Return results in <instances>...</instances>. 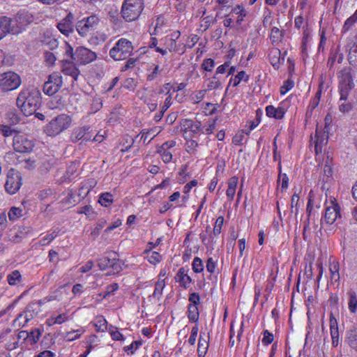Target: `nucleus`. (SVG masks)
<instances>
[{
    "label": "nucleus",
    "instance_id": "58836bf2",
    "mask_svg": "<svg viewBox=\"0 0 357 357\" xmlns=\"http://www.w3.org/2000/svg\"><path fill=\"white\" fill-rule=\"evenodd\" d=\"M249 79V75H248L245 71L242 70L239 72L234 78V84L233 86H237L242 80H243L245 82H248ZM232 79H231L230 82H231Z\"/></svg>",
    "mask_w": 357,
    "mask_h": 357
},
{
    "label": "nucleus",
    "instance_id": "338daca9",
    "mask_svg": "<svg viewBox=\"0 0 357 357\" xmlns=\"http://www.w3.org/2000/svg\"><path fill=\"white\" fill-rule=\"evenodd\" d=\"M7 118L10 123L13 125L17 123L20 121V117L16 114L15 112H9L7 114Z\"/></svg>",
    "mask_w": 357,
    "mask_h": 357
},
{
    "label": "nucleus",
    "instance_id": "f8f14e48",
    "mask_svg": "<svg viewBox=\"0 0 357 357\" xmlns=\"http://www.w3.org/2000/svg\"><path fill=\"white\" fill-rule=\"evenodd\" d=\"M74 15L68 13V15L57 24L59 30L65 36H68L73 33Z\"/></svg>",
    "mask_w": 357,
    "mask_h": 357
},
{
    "label": "nucleus",
    "instance_id": "dca6fc26",
    "mask_svg": "<svg viewBox=\"0 0 357 357\" xmlns=\"http://www.w3.org/2000/svg\"><path fill=\"white\" fill-rule=\"evenodd\" d=\"M89 130V127H81L75 129L71 135L72 142H77L81 139L83 141L91 140L92 135Z\"/></svg>",
    "mask_w": 357,
    "mask_h": 357
},
{
    "label": "nucleus",
    "instance_id": "bf43d9fd",
    "mask_svg": "<svg viewBox=\"0 0 357 357\" xmlns=\"http://www.w3.org/2000/svg\"><path fill=\"white\" fill-rule=\"evenodd\" d=\"M319 103V101L317 100V99L312 98L310 100V105L307 107V112H306V116L310 117L312 114L313 110L318 106Z\"/></svg>",
    "mask_w": 357,
    "mask_h": 357
},
{
    "label": "nucleus",
    "instance_id": "4c0bfd02",
    "mask_svg": "<svg viewBox=\"0 0 357 357\" xmlns=\"http://www.w3.org/2000/svg\"><path fill=\"white\" fill-rule=\"evenodd\" d=\"M331 163V161L329 159V157L327 156L326 163H325V165L324 167V180L326 178V179L327 181L333 175V168H332Z\"/></svg>",
    "mask_w": 357,
    "mask_h": 357
},
{
    "label": "nucleus",
    "instance_id": "a19ab883",
    "mask_svg": "<svg viewBox=\"0 0 357 357\" xmlns=\"http://www.w3.org/2000/svg\"><path fill=\"white\" fill-rule=\"evenodd\" d=\"M192 270L195 273H199L204 270V265L199 257H195L192 261Z\"/></svg>",
    "mask_w": 357,
    "mask_h": 357
},
{
    "label": "nucleus",
    "instance_id": "052dcab7",
    "mask_svg": "<svg viewBox=\"0 0 357 357\" xmlns=\"http://www.w3.org/2000/svg\"><path fill=\"white\" fill-rule=\"evenodd\" d=\"M109 333L114 340H123L124 337L123 335L118 331L116 328H113L109 329Z\"/></svg>",
    "mask_w": 357,
    "mask_h": 357
},
{
    "label": "nucleus",
    "instance_id": "69168bd1",
    "mask_svg": "<svg viewBox=\"0 0 357 357\" xmlns=\"http://www.w3.org/2000/svg\"><path fill=\"white\" fill-rule=\"evenodd\" d=\"M190 305H198L200 303V297L197 293L193 292L189 296Z\"/></svg>",
    "mask_w": 357,
    "mask_h": 357
},
{
    "label": "nucleus",
    "instance_id": "9b49d317",
    "mask_svg": "<svg viewBox=\"0 0 357 357\" xmlns=\"http://www.w3.org/2000/svg\"><path fill=\"white\" fill-rule=\"evenodd\" d=\"M332 205L327 206L325 211L324 220H321V225L324 223L328 225H332L335 222L337 218L340 215V208L337 204H335L332 202Z\"/></svg>",
    "mask_w": 357,
    "mask_h": 357
},
{
    "label": "nucleus",
    "instance_id": "0e129e2a",
    "mask_svg": "<svg viewBox=\"0 0 357 357\" xmlns=\"http://www.w3.org/2000/svg\"><path fill=\"white\" fill-rule=\"evenodd\" d=\"M65 55L71 58L72 61H76L75 54H73V47L67 43L64 44Z\"/></svg>",
    "mask_w": 357,
    "mask_h": 357
},
{
    "label": "nucleus",
    "instance_id": "c9c22d12",
    "mask_svg": "<svg viewBox=\"0 0 357 357\" xmlns=\"http://www.w3.org/2000/svg\"><path fill=\"white\" fill-rule=\"evenodd\" d=\"M20 133V132H17ZM13 149L15 152L21 154L22 153V136L20 134L16 135L13 138Z\"/></svg>",
    "mask_w": 357,
    "mask_h": 357
},
{
    "label": "nucleus",
    "instance_id": "1a4fd4ad",
    "mask_svg": "<svg viewBox=\"0 0 357 357\" xmlns=\"http://www.w3.org/2000/svg\"><path fill=\"white\" fill-rule=\"evenodd\" d=\"M21 176L19 172H15L13 169L8 171L7 180L5 184L6 191L10 194H15L20 188Z\"/></svg>",
    "mask_w": 357,
    "mask_h": 357
},
{
    "label": "nucleus",
    "instance_id": "5701e85b",
    "mask_svg": "<svg viewBox=\"0 0 357 357\" xmlns=\"http://www.w3.org/2000/svg\"><path fill=\"white\" fill-rule=\"evenodd\" d=\"M268 56L270 62L275 68H279L281 59L284 61V58L280 57V50L278 48L271 49Z\"/></svg>",
    "mask_w": 357,
    "mask_h": 357
},
{
    "label": "nucleus",
    "instance_id": "4468645a",
    "mask_svg": "<svg viewBox=\"0 0 357 357\" xmlns=\"http://www.w3.org/2000/svg\"><path fill=\"white\" fill-rule=\"evenodd\" d=\"M15 22V20H11L5 16L0 17V40L2 39L7 33H17V31L14 29Z\"/></svg>",
    "mask_w": 357,
    "mask_h": 357
},
{
    "label": "nucleus",
    "instance_id": "7ed1b4c3",
    "mask_svg": "<svg viewBox=\"0 0 357 357\" xmlns=\"http://www.w3.org/2000/svg\"><path fill=\"white\" fill-rule=\"evenodd\" d=\"M71 123V118L65 114L58 115L52 119L44 128V132L51 137H55L68 128Z\"/></svg>",
    "mask_w": 357,
    "mask_h": 357
},
{
    "label": "nucleus",
    "instance_id": "603ef678",
    "mask_svg": "<svg viewBox=\"0 0 357 357\" xmlns=\"http://www.w3.org/2000/svg\"><path fill=\"white\" fill-rule=\"evenodd\" d=\"M94 326L96 328L97 331H105L107 329V321L100 317L96 323L94 324Z\"/></svg>",
    "mask_w": 357,
    "mask_h": 357
},
{
    "label": "nucleus",
    "instance_id": "2f4dec72",
    "mask_svg": "<svg viewBox=\"0 0 357 357\" xmlns=\"http://www.w3.org/2000/svg\"><path fill=\"white\" fill-rule=\"evenodd\" d=\"M165 286V282L164 280H158L155 283V289L153 294L151 296L153 298H156L159 300L162 294V290Z\"/></svg>",
    "mask_w": 357,
    "mask_h": 357
},
{
    "label": "nucleus",
    "instance_id": "2eb2a0df",
    "mask_svg": "<svg viewBox=\"0 0 357 357\" xmlns=\"http://www.w3.org/2000/svg\"><path fill=\"white\" fill-rule=\"evenodd\" d=\"M61 70L65 75H70L73 77L75 80H77L78 75H79V70L74 64L73 61L68 59H63L61 61Z\"/></svg>",
    "mask_w": 357,
    "mask_h": 357
},
{
    "label": "nucleus",
    "instance_id": "473e14b6",
    "mask_svg": "<svg viewBox=\"0 0 357 357\" xmlns=\"http://www.w3.org/2000/svg\"><path fill=\"white\" fill-rule=\"evenodd\" d=\"M349 309L351 313H355L357 311V296L355 291H351L349 292Z\"/></svg>",
    "mask_w": 357,
    "mask_h": 357
},
{
    "label": "nucleus",
    "instance_id": "c85d7f7f",
    "mask_svg": "<svg viewBox=\"0 0 357 357\" xmlns=\"http://www.w3.org/2000/svg\"><path fill=\"white\" fill-rule=\"evenodd\" d=\"M185 126H187V128L190 129V130H185L184 135H185L190 132L197 133L200 130L201 123L199 121L194 122L192 120H186ZM190 135V133H189Z\"/></svg>",
    "mask_w": 357,
    "mask_h": 357
},
{
    "label": "nucleus",
    "instance_id": "6e6552de",
    "mask_svg": "<svg viewBox=\"0 0 357 357\" xmlns=\"http://www.w3.org/2000/svg\"><path fill=\"white\" fill-rule=\"evenodd\" d=\"M0 86L4 91L16 89L21 83L20 77L13 72H6L1 75Z\"/></svg>",
    "mask_w": 357,
    "mask_h": 357
},
{
    "label": "nucleus",
    "instance_id": "9d476101",
    "mask_svg": "<svg viewBox=\"0 0 357 357\" xmlns=\"http://www.w3.org/2000/svg\"><path fill=\"white\" fill-rule=\"evenodd\" d=\"M76 61L81 64H87L96 59V54L84 47H79L75 51Z\"/></svg>",
    "mask_w": 357,
    "mask_h": 357
},
{
    "label": "nucleus",
    "instance_id": "f03ea898",
    "mask_svg": "<svg viewBox=\"0 0 357 357\" xmlns=\"http://www.w3.org/2000/svg\"><path fill=\"white\" fill-rule=\"evenodd\" d=\"M144 8L143 0H124L121 9L123 19L128 22L139 18Z\"/></svg>",
    "mask_w": 357,
    "mask_h": 357
},
{
    "label": "nucleus",
    "instance_id": "cd10ccee",
    "mask_svg": "<svg viewBox=\"0 0 357 357\" xmlns=\"http://www.w3.org/2000/svg\"><path fill=\"white\" fill-rule=\"evenodd\" d=\"M357 22V8L355 13L349 17L344 22L342 31L343 33H347L349 31L351 27L354 25V24Z\"/></svg>",
    "mask_w": 357,
    "mask_h": 357
},
{
    "label": "nucleus",
    "instance_id": "a878e982",
    "mask_svg": "<svg viewBox=\"0 0 357 357\" xmlns=\"http://www.w3.org/2000/svg\"><path fill=\"white\" fill-rule=\"evenodd\" d=\"M209 82L207 85V90L212 91L221 87L222 86V77L221 76L213 75L208 79Z\"/></svg>",
    "mask_w": 357,
    "mask_h": 357
},
{
    "label": "nucleus",
    "instance_id": "0eeeda50",
    "mask_svg": "<svg viewBox=\"0 0 357 357\" xmlns=\"http://www.w3.org/2000/svg\"><path fill=\"white\" fill-rule=\"evenodd\" d=\"M63 79L59 73H53L48 76L47 80L43 85V91L48 96L55 94L62 86Z\"/></svg>",
    "mask_w": 357,
    "mask_h": 357
},
{
    "label": "nucleus",
    "instance_id": "774afa93",
    "mask_svg": "<svg viewBox=\"0 0 357 357\" xmlns=\"http://www.w3.org/2000/svg\"><path fill=\"white\" fill-rule=\"evenodd\" d=\"M0 130H1L5 137L10 136L13 132H17L15 130L11 129L9 126L4 125H0Z\"/></svg>",
    "mask_w": 357,
    "mask_h": 357
},
{
    "label": "nucleus",
    "instance_id": "09e8293b",
    "mask_svg": "<svg viewBox=\"0 0 357 357\" xmlns=\"http://www.w3.org/2000/svg\"><path fill=\"white\" fill-rule=\"evenodd\" d=\"M165 40L166 48L168 49L169 52L177 51L176 43L174 38H169L168 37H166Z\"/></svg>",
    "mask_w": 357,
    "mask_h": 357
},
{
    "label": "nucleus",
    "instance_id": "f704fd0d",
    "mask_svg": "<svg viewBox=\"0 0 357 357\" xmlns=\"http://www.w3.org/2000/svg\"><path fill=\"white\" fill-rule=\"evenodd\" d=\"M282 37H283L282 31L281 30H280L278 28L273 27L271 29L270 38H271V42L273 44L278 43L280 41H281Z\"/></svg>",
    "mask_w": 357,
    "mask_h": 357
},
{
    "label": "nucleus",
    "instance_id": "8fccbe9b",
    "mask_svg": "<svg viewBox=\"0 0 357 357\" xmlns=\"http://www.w3.org/2000/svg\"><path fill=\"white\" fill-rule=\"evenodd\" d=\"M215 66V61L212 59H206L202 63V68L206 71H212Z\"/></svg>",
    "mask_w": 357,
    "mask_h": 357
},
{
    "label": "nucleus",
    "instance_id": "79ce46f5",
    "mask_svg": "<svg viewBox=\"0 0 357 357\" xmlns=\"http://www.w3.org/2000/svg\"><path fill=\"white\" fill-rule=\"evenodd\" d=\"M280 182L282 190H286L288 188L289 178L286 174L281 173V169H280L278 179V183H280Z\"/></svg>",
    "mask_w": 357,
    "mask_h": 357
},
{
    "label": "nucleus",
    "instance_id": "6ab92c4d",
    "mask_svg": "<svg viewBox=\"0 0 357 357\" xmlns=\"http://www.w3.org/2000/svg\"><path fill=\"white\" fill-rule=\"evenodd\" d=\"M188 270L184 267L179 268L174 279L176 282H178L180 285L184 288H188L189 284L192 282L191 278L187 273Z\"/></svg>",
    "mask_w": 357,
    "mask_h": 357
},
{
    "label": "nucleus",
    "instance_id": "4d7b16f0",
    "mask_svg": "<svg viewBox=\"0 0 357 357\" xmlns=\"http://www.w3.org/2000/svg\"><path fill=\"white\" fill-rule=\"evenodd\" d=\"M162 259L161 255L157 252H152L148 256V260L151 264H155L160 261Z\"/></svg>",
    "mask_w": 357,
    "mask_h": 357
},
{
    "label": "nucleus",
    "instance_id": "49530a36",
    "mask_svg": "<svg viewBox=\"0 0 357 357\" xmlns=\"http://www.w3.org/2000/svg\"><path fill=\"white\" fill-rule=\"evenodd\" d=\"M38 305L35 303L29 305L26 307V310L25 312H26V320H25L26 322L29 321L30 320V319L33 317L32 314H30V317H29V316L28 315V312H31V311H32L34 313V314H37L38 312Z\"/></svg>",
    "mask_w": 357,
    "mask_h": 357
},
{
    "label": "nucleus",
    "instance_id": "f257e3e1",
    "mask_svg": "<svg viewBox=\"0 0 357 357\" xmlns=\"http://www.w3.org/2000/svg\"><path fill=\"white\" fill-rule=\"evenodd\" d=\"M338 89L340 94V101H347L349 96L353 94V89L355 87L352 76V69L350 67H345L337 73Z\"/></svg>",
    "mask_w": 357,
    "mask_h": 357
},
{
    "label": "nucleus",
    "instance_id": "6e6d98bb",
    "mask_svg": "<svg viewBox=\"0 0 357 357\" xmlns=\"http://www.w3.org/2000/svg\"><path fill=\"white\" fill-rule=\"evenodd\" d=\"M208 342L205 340H204V342H202V335L201 334L198 343V353H199L200 354H205L208 349Z\"/></svg>",
    "mask_w": 357,
    "mask_h": 357
},
{
    "label": "nucleus",
    "instance_id": "c756f323",
    "mask_svg": "<svg viewBox=\"0 0 357 357\" xmlns=\"http://www.w3.org/2000/svg\"><path fill=\"white\" fill-rule=\"evenodd\" d=\"M98 202L102 206L107 207L113 203V195L109 192L102 193L99 197Z\"/></svg>",
    "mask_w": 357,
    "mask_h": 357
},
{
    "label": "nucleus",
    "instance_id": "13d9d810",
    "mask_svg": "<svg viewBox=\"0 0 357 357\" xmlns=\"http://www.w3.org/2000/svg\"><path fill=\"white\" fill-rule=\"evenodd\" d=\"M294 84L292 80L287 79L280 88V93L285 94L288 91L293 88Z\"/></svg>",
    "mask_w": 357,
    "mask_h": 357
},
{
    "label": "nucleus",
    "instance_id": "412c9836",
    "mask_svg": "<svg viewBox=\"0 0 357 357\" xmlns=\"http://www.w3.org/2000/svg\"><path fill=\"white\" fill-rule=\"evenodd\" d=\"M116 252H110L109 256L102 257L98 260V266L100 270L105 271L112 266L113 261L116 260Z\"/></svg>",
    "mask_w": 357,
    "mask_h": 357
},
{
    "label": "nucleus",
    "instance_id": "37998d69",
    "mask_svg": "<svg viewBox=\"0 0 357 357\" xmlns=\"http://www.w3.org/2000/svg\"><path fill=\"white\" fill-rule=\"evenodd\" d=\"M157 152L160 153L164 162L167 163L172 160V154L171 152L168 151V150H162V149L159 148Z\"/></svg>",
    "mask_w": 357,
    "mask_h": 357
},
{
    "label": "nucleus",
    "instance_id": "72a5a7b5",
    "mask_svg": "<svg viewBox=\"0 0 357 357\" xmlns=\"http://www.w3.org/2000/svg\"><path fill=\"white\" fill-rule=\"evenodd\" d=\"M348 60L351 65H357V43H354L350 47Z\"/></svg>",
    "mask_w": 357,
    "mask_h": 357
},
{
    "label": "nucleus",
    "instance_id": "c03bdc74",
    "mask_svg": "<svg viewBox=\"0 0 357 357\" xmlns=\"http://www.w3.org/2000/svg\"><path fill=\"white\" fill-rule=\"evenodd\" d=\"M347 102H342L340 105V110L342 112H349L354 107L353 100L351 96H349V99L347 100Z\"/></svg>",
    "mask_w": 357,
    "mask_h": 357
},
{
    "label": "nucleus",
    "instance_id": "864d4df0",
    "mask_svg": "<svg viewBox=\"0 0 357 357\" xmlns=\"http://www.w3.org/2000/svg\"><path fill=\"white\" fill-rule=\"evenodd\" d=\"M298 201H299V196L296 193L294 194L291 197V212L292 213H294L295 215L298 214L297 206L298 204Z\"/></svg>",
    "mask_w": 357,
    "mask_h": 357
},
{
    "label": "nucleus",
    "instance_id": "680f3d73",
    "mask_svg": "<svg viewBox=\"0 0 357 357\" xmlns=\"http://www.w3.org/2000/svg\"><path fill=\"white\" fill-rule=\"evenodd\" d=\"M141 345H142V341H134L129 346L125 347L124 351L127 353L133 354L134 351L136 350Z\"/></svg>",
    "mask_w": 357,
    "mask_h": 357
},
{
    "label": "nucleus",
    "instance_id": "7c9ffc66",
    "mask_svg": "<svg viewBox=\"0 0 357 357\" xmlns=\"http://www.w3.org/2000/svg\"><path fill=\"white\" fill-rule=\"evenodd\" d=\"M22 215V211L19 207L13 206L10 208L8 217L10 221L15 222Z\"/></svg>",
    "mask_w": 357,
    "mask_h": 357
},
{
    "label": "nucleus",
    "instance_id": "39448f33",
    "mask_svg": "<svg viewBox=\"0 0 357 357\" xmlns=\"http://www.w3.org/2000/svg\"><path fill=\"white\" fill-rule=\"evenodd\" d=\"M132 50V43L126 38H121L110 50L109 55L115 61H121L128 58Z\"/></svg>",
    "mask_w": 357,
    "mask_h": 357
},
{
    "label": "nucleus",
    "instance_id": "423d86ee",
    "mask_svg": "<svg viewBox=\"0 0 357 357\" xmlns=\"http://www.w3.org/2000/svg\"><path fill=\"white\" fill-rule=\"evenodd\" d=\"M40 105V93L37 89H32L28 91L24 100V116L33 115Z\"/></svg>",
    "mask_w": 357,
    "mask_h": 357
},
{
    "label": "nucleus",
    "instance_id": "393cba45",
    "mask_svg": "<svg viewBox=\"0 0 357 357\" xmlns=\"http://www.w3.org/2000/svg\"><path fill=\"white\" fill-rule=\"evenodd\" d=\"M343 54L339 53L337 51H335V52L331 53L328 58L327 65L330 69H331L335 62H337V63H341L343 61Z\"/></svg>",
    "mask_w": 357,
    "mask_h": 357
},
{
    "label": "nucleus",
    "instance_id": "3c124183",
    "mask_svg": "<svg viewBox=\"0 0 357 357\" xmlns=\"http://www.w3.org/2000/svg\"><path fill=\"white\" fill-rule=\"evenodd\" d=\"M82 333V331H81L80 330L72 331L66 333L65 338L66 339L67 341H73L79 338Z\"/></svg>",
    "mask_w": 357,
    "mask_h": 357
},
{
    "label": "nucleus",
    "instance_id": "bb28decb",
    "mask_svg": "<svg viewBox=\"0 0 357 357\" xmlns=\"http://www.w3.org/2000/svg\"><path fill=\"white\" fill-rule=\"evenodd\" d=\"M199 310L195 305H189L188 309V317L192 322H197L199 319Z\"/></svg>",
    "mask_w": 357,
    "mask_h": 357
},
{
    "label": "nucleus",
    "instance_id": "5fc2aeb1",
    "mask_svg": "<svg viewBox=\"0 0 357 357\" xmlns=\"http://www.w3.org/2000/svg\"><path fill=\"white\" fill-rule=\"evenodd\" d=\"M57 236V232L54 231L50 234H47L40 240V244L42 245H46L49 244L52 240H54Z\"/></svg>",
    "mask_w": 357,
    "mask_h": 357
},
{
    "label": "nucleus",
    "instance_id": "e433bc0d",
    "mask_svg": "<svg viewBox=\"0 0 357 357\" xmlns=\"http://www.w3.org/2000/svg\"><path fill=\"white\" fill-rule=\"evenodd\" d=\"M118 289V284L112 283L107 287L106 290L105 291L100 294V296H102L103 298H107L110 295L113 294Z\"/></svg>",
    "mask_w": 357,
    "mask_h": 357
},
{
    "label": "nucleus",
    "instance_id": "de8ad7c7",
    "mask_svg": "<svg viewBox=\"0 0 357 357\" xmlns=\"http://www.w3.org/2000/svg\"><path fill=\"white\" fill-rule=\"evenodd\" d=\"M232 11L238 15L236 22L238 24H241V22L243 20V17L246 15L243 8L241 6H237L232 10Z\"/></svg>",
    "mask_w": 357,
    "mask_h": 357
},
{
    "label": "nucleus",
    "instance_id": "20e7f679",
    "mask_svg": "<svg viewBox=\"0 0 357 357\" xmlns=\"http://www.w3.org/2000/svg\"><path fill=\"white\" fill-rule=\"evenodd\" d=\"M100 22V17L96 14L82 18L77 22L75 29L82 37H86L98 29Z\"/></svg>",
    "mask_w": 357,
    "mask_h": 357
},
{
    "label": "nucleus",
    "instance_id": "f3484780",
    "mask_svg": "<svg viewBox=\"0 0 357 357\" xmlns=\"http://www.w3.org/2000/svg\"><path fill=\"white\" fill-rule=\"evenodd\" d=\"M315 153L316 154H319L322 152V148L324 146L326 145L328 140V132L326 131L321 132L319 131L317 129L316 130L315 133Z\"/></svg>",
    "mask_w": 357,
    "mask_h": 357
},
{
    "label": "nucleus",
    "instance_id": "e2e57ef3",
    "mask_svg": "<svg viewBox=\"0 0 357 357\" xmlns=\"http://www.w3.org/2000/svg\"><path fill=\"white\" fill-rule=\"evenodd\" d=\"M273 340V335L270 333L268 331L266 330L264 332V337L262 339V343L264 345H268L271 344Z\"/></svg>",
    "mask_w": 357,
    "mask_h": 357
},
{
    "label": "nucleus",
    "instance_id": "ddd939ff",
    "mask_svg": "<svg viewBox=\"0 0 357 357\" xmlns=\"http://www.w3.org/2000/svg\"><path fill=\"white\" fill-rule=\"evenodd\" d=\"M34 146V143L32 140L24 139V162H25V165L24 167L31 169L36 167V159L33 155L32 157L29 156L28 158L25 155L26 153H31Z\"/></svg>",
    "mask_w": 357,
    "mask_h": 357
},
{
    "label": "nucleus",
    "instance_id": "ea45409f",
    "mask_svg": "<svg viewBox=\"0 0 357 357\" xmlns=\"http://www.w3.org/2000/svg\"><path fill=\"white\" fill-rule=\"evenodd\" d=\"M21 280V274L18 271H14L8 275V282L10 285H15Z\"/></svg>",
    "mask_w": 357,
    "mask_h": 357
},
{
    "label": "nucleus",
    "instance_id": "4be33fe9",
    "mask_svg": "<svg viewBox=\"0 0 357 357\" xmlns=\"http://www.w3.org/2000/svg\"><path fill=\"white\" fill-rule=\"evenodd\" d=\"M26 333V337L24 338V344L32 345L38 342L41 335L39 329H32L31 331H24V333Z\"/></svg>",
    "mask_w": 357,
    "mask_h": 357
},
{
    "label": "nucleus",
    "instance_id": "a211bd4d",
    "mask_svg": "<svg viewBox=\"0 0 357 357\" xmlns=\"http://www.w3.org/2000/svg\"><path fill=\"white\" fill-rule=\"evenodd\" d=\"M345 341L351 349L357 351V322L347 331Z\"/></svg>",
    "mask_w": 357,
    "mask_h": 357
},
{
    "label": "nucleus",
    "instance_id": "a18cd8bd",
    "mask_svg": "<svg viewBox=\"0 0 357 357\" xmlns=\"http://www.w3.org/2000/svg\"><path fill=\"white\" fill-rule=\"evenodd\" d=\"M223 223H224V218L222 216H219L216 219L215 226L213 228V234L215 236H218L220 234Z\"/></svg>",
    "mask_w": 357,
    "mask_h": 357
},
{
    "label": "nucleus",
    "instance_id": "aec40b11",
    "mask_svg": "<svg viewBox=\"0 0 357 357\" xmlns=\"http://www.w3.org/2000/svg\"><path fill=\"white\" fill-rule=\"evenodd\" d=\"M330 330L332 338V344L337 347L339 344V331L337 326V321L333 316L330 317Z\"/></svg>",
    "mask_w": 357,
    "mask_h": 357
},
{
    "label": "nucleus",
    "instance_id": "b1692460",
    "mask_svg": "<svg viewBox=\"0 0 357 357\" xmlns=\"http://www.w3.org/2000/svg\"><path fill=\"white\" fill-rule=\"evenodd\" d=\"M339 263L338 261H333L330 263V273H331V280H334L335 282H337L340 280V273H339Z\"/></svg>",
    "mask_w": 357,
    "mask_h": 357
}]
</instances>
